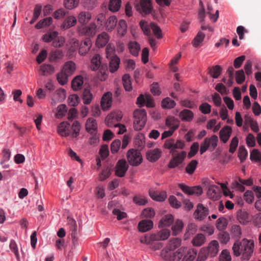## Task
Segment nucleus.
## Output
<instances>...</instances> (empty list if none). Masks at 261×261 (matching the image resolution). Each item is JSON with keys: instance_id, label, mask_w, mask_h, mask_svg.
<instances>
[{"instance_id": "44", "label": "nucleus", "mask_w": 261, "mask_h": 261, "mask_svg": "<svg viewBox=\"0 0 261 261\" xmlns=\"http://www.w3.org/2000/svg\"><path fill=\"white\" fill-rule=\"evenodd\" d=\"M205 238L202 234H198L192 240V244L194 246H200L204 244Z\"/></svg>"}, {"instance_id": "33", "label": "nucleus", "mask_w": 261, "mask_h": 261, "mask_svg": "<svg viewBox=\"0 0 261 261\" xmlns=\"http://www.w3.org/2000/svg\"><path fill=\"white\" fill-rule=\"evenodd\" d=\"M173 222V217L172 215H167L162 218L159 222V227L170 226Z\"/></svg>"}, {"instance_id": "3", "label": "nucleus", "mask_w": 261, "mask_h": 261, "mask_svg": "<svg viewBox=\"0 0 261 261\" xmlns=\"http://www.w3.org/2000/svg\"><path fill=\"white\" fill-rule=\"evenodd\" d=\"M170 234V231L169 229H163L156 233L147 234L141 237L140 241L143 244H150L154 241H164L167 239Z\"/></svg>"}, {"instance_id": "19", "label": "nucleus", "mask_w": 261, "mask_h": 261, "mask_svg": "<svg viewBox=\"0 0 261 261\" xmlns=\"http://www.w3.org/2000/svg\"><path fill=\"white\" fill-rule=\"evenodd\" d=\"M112 94L110 92L105 93L101 100V107L103 110H106L111 107L112 104Z\"/></svg>"}, {"instance_id": "29", "label": "nucleus", "mask_w": 261, "mask_h": 261, "mask_svg": "<svg viewBox=\"0 0 261 261\" xmlns=\"http://www.w3.org/2000/svg\"><path fill=\"white\" fill-rule=\"evenodd\" d=\"M83 77L81 75L75 76L72 81L71 87L73 90L77 91L81 89L83 85Z\"/></svg>"}, {"instance_id": "7", "label": "nucleus", "mask_w": 261, "mask_h": 261, "mask_svg": "<svg viewBox=\"0 0 261 261\" xmlns=\"http://www.w3.org/2000/svg\"><path fill=\"white\" fill-rule=\"evenodd\" d=\"M97 25L95 22H91L89 25H84L78 27V31L80 35L93 37L97 31Z\"/></svg>"}, {"instance_id": "22", "label": "nucleus", "mask_w": 261, "mask_h": 261, "mask_svg": "<svg viewBox=\"0 0 261 261\" xmlns=\"http://www.w3.org/2000/svg\"><path fill=\"white\" fill-rule=\"evenodd\" d=\"M179 117L183 121L190 122L194 118V114L189 109H184L180 112Z\"/></svg>"}, {"instance_id": "42", "label": "nucleus", "mask_w": 261, "mask_h": 261, "mask_svg": "<svg viewBox=\"0 0 261 261\" xmlns=\"http://www.w3.org/2000/svg\"><path fill=\"white\" fill-rule=\"evenodd\" d=\"M222 68L219 65H216L209 68V73L214 79H217L220 75Z\"/></svg>"}, {"instance_id": "9", "label": "nucleus", "mask_w": 261, "mask_h": 261, "mask_svg": "<svg viewBox=\"0 0 261 261\" xmlns=\"http://www.w3.org/2000/svg\"><path fill=\"white\" fill-rule=\"evenodd\" d=\"M122 118L121 112L115 111L107 116L106 121L108 127H111L118 125L119 122Z\"/></svg>"}, {"instance_id": "49", "label": "nucleus", "mask_w": 261, "mask_h": 261, "mask_svg": "<svg viewBox=\"0 0 261 261\" xmlns=\"http://www.w3.org/2000/svg\"><path fill=\"white\" fill-rule=\"evenodd\" d=\"M204 37L205 34L204 33L201 31L198 32L192 42L193 46L195 47H198L199 44L203 41Z\"/></svg>"}, {"instance_id": "61", "label": "nucleus", "mask_w": 261, "mask_h": 261, "mask_svg": "<svg viewBox=\"0 0 261 261\" xmlns=\"http://www.w3.org/2000/svg\"><path fill=\"white\" fill-rule=\"evenodd\" d=\"M65 43V38L62 36L58 37L54 39L52 45L56 48L61 47Z\"/></svg>"}, {"instance_id": "39", "label": "nucleus", "mask_w": 261, "mask_h": 261, "mask_svg": "<svg viewBox=\"0 0 261 261\" xmlns=\"http://www.w3.org/2000/svg\"><path fill=\"white\" fill-rule=\"evenodd\" d=\"M75 70V65L71 61L67 62L63 67V71H65L69 75H71Z\"/></svg>"}, {"instance_id": "21", "label": "nucleus", "mask_w": 261, "mask_h": 261, "mask_svg": "<svg viewBox=\"0 0 261 261\" xmlns=\"http://www.w3.org/2000/svg\"><path fill=\"white\" fill-rule=\"evenodd\" d=\"M200 4L201 6V9L199 12L198 16L200 22L201 23V29L202 30H206L207 29L209 32H213V29L209 25H205L203 23L204 18L205 17L204 9L201 1L200 2Z\"/></svg>"}, {"instance_id": "63", "label": "nucleus", "mask_w": 261, "mask_h": 261, "mask_svg": "<svg viewBox=\"0 0 261 261\" xmlns=\"http://www.w3.org/2000/svg\"><path fill=\"white\" fill-rule=\"evenodd\" d=\"M121 146V141L119 139L114 140L111 144V150L112 153L118 152Z\"/></svg>"}, {"instance_id": "54", "label": "nucleus", "mask_w": 261, "mask_h": 261, "mask_svg": "<svg viewBox=\"0 0 261 261\" xmlns=\"http://www.w3.org/2000/svg\"><path fill=\"white\" fill-rule=\"evenodd\" d=\"M248 152L244 146H240L238 150V157L243 163L247 158Z\"/></svg>"}, {"instance_id": "37", "label": "nucleus", "mask_w": 261, "mask_h": 261, "mask_svg": "<svg viewBox=\"0 0 261 261\" xmlns=\"http://www.w3.org/2000/svg\"><path fill=\"white\" fill-rule=\"evenodd\" d=\"M117 22V17L115 16H110L106 22L107 29L109 31H112L116 25Z\"/></svg>"}, {"instance_id": "10", "label": "nucleus", "mask_w": 261, "mask_h": 261, "mask_svg": "<svg viewBox=\"0 0 261 261\" xmlns=\"http://www.w3.org/2000/svg\"><path fill=\"white\" fill-rule=\"evenodd\" d=\"M187 155V153L185 151H182L180 152L175 154L173 156L172 159L170 161L168 167L170 168H174L178 166L184 161Z\"/></svg>"}, {"instance_id": "12", "label": "nucleus", "mask_w": 261, "mask_h": 261, "mask_svg": "<svg viewBox=\"0 0 261 261\" xmlns=\"http://www.w3.org/2000/svg\"><path fill=\"white\" fill-rule=\"evenodd\" d=\"M128 168L125 160H120L116 166L115 174L118 177H123Z\"/></svg>"}, {"instance_id": "8", "label": "nucleus", "mask_w": 261, "mask_h": 261, "mask_svg": "<svg viewBox=\"0 0 261 261\" xmlns=\"http://www.w3.org/2000/svg\"><path fill=\"white\" fill-rule=\"evenodd\" d=\"M127 158L129 163L134 166L140 164L142 160L141 153L133 149L128 151Z\"/></svg>"}, {"instance_id": "46", "label": "nucleus", "mask_w": 261, "mask_h": 261, "mask_svg": "<svg viewBox=\"0 0 261 261\" xmlns=\"http://www.w3.org/2000/svg\"><path fill=\"white\" fill-rule=\"evenodd\" d=\"M176 105L174 100L169 97H166L163 99L162 101V106L164 109H172Z\"/></svg>"}, {"instance_id": "47", "label": "nucleus", "mask_w": 261, "mask_h": 261, "mask_svg": "<svg viewBox=\"0 0 261 261\" xmlns=\"http://www.w3.org/2000/svg\"><path fill=\"white\" fill-rule=\"evenodd\" d=\"M40 70L43 75H47L54 72V68L51 65L44 64L40 66Z\"/></svg>"}, {"instance_id": "25", "label": "nucleus", "mask_w": 261, "mask_h": 261, "mask_svg": "<svg viewBox=\"0 0 261 261\" xmlns=\"http://www.w3.org/2000/svg\"><path fill=\"white\" fill-rule=\"evenodd\" d=\"M109 58L110 70L111 72H114L115 71H117L119 68L120 59L116 55L112 56Z\"/></svg>"}, {"instance_id": "50", "label": "nucleus", "mask_w": 261, "mask_h": 261, "mask_svg": "<svg viewBox=\"0 0 261 261\" xmlns=\"http://www.w3.org/2000/svg\"><path fill=\"white\" fill-rule=\"evenodd\" d=\"M231 233L233 237L240 239L242 234L241 227L238 225H233L231 228Z\"/></svg>"}, {"instance_id": "62", "label": "nucleus", "mask_w": 261, "mask_h": 261, "mask_svg": "<svg viewBox=\"0 0 261 261\" xmlns=\"http://www.w3.org/2000/svg\"><path fill=\"white\" fill-rule=\"evenodd\" d=\"M199 149V144L197 142H194L190 147V150L188 153V157L190 159L194 156L198 152Z\"/></svg>"}, {"instance_id": "18", "label": "nucleus", "mask_w": 261, "mask_h": 261, "mask_svg": "<svg viewBox=\"0 0 261 261\" xmlns=\"http://www.w3.org/2000/svg\"><path fill=\"white\" fill-rule=\"evenodd\" d=\"M97 125L96 120L92 118H89L86 123V130L90 134L97 133Z\"/></svg>"}, {"instance_id": "32", "label": "nucleus", "mask_w": 261, "mask_h": 261, "mask_svg": "<svg viewBox=\"0 0 261 261\" xmlns=\"http://www.w3.org/2000/svg\"><path fill=\"white\" fill-rule=\"evenodd\" d=\"M196 254L197 252L195 249H187L181 261H193L195 259Z\"/></svg>"}, {"instance_id": "11", "label": "nucleus", "mask_w": 261, "mask_h": 261, "mask_svg": "<svg viewBox=\"0 0 261 261\" xmlns=\"http://www.w3.org/2000/svg\"><path fill=\"white\" fill-rule=\"evenodd\" d=\"M178 187L185 193L189 195L195 194L199 196L202 193V189L200 186L190 187L183 184H179Z\"/></svg>"}, {"instance_id": "36", "label": "nucleus", "mask_w": 261, "mask_h": 261, "mask_svg": "<svg viewBox=\"0 0 261 261\" xmlns=\"http://www.w3.org/2000/svg\"><path fill=\"white\" fill-rule=\"evenodd\" d=\"M82 99L83 102L85 105H89L91 103L93 95L88 89H85L82 94Z\"/></svg>"}, {"instance_id": "4", "label": "nucleus", "mask_w": 261, "mask_h": 261, "mask_svg": "<svg viewBox=\"0 0 261 261\" xmlns=\"http://www.w3.org/2000/svg\"><path fill=\"white\" fill-rule=\"evenodd\" d=\"M219 247L218 241L213 240L210 243L206 249L201 250L199 255L203 260L205 259L208 256L214 257L216 256L219 251Z\"/></svg>"}, {"instance_id": "26", "label": "nucleus", "mask_w": 261, "mask_h": 261, "mask_svg": "<svg viewBox=\"0 0 261 261\" xmlns=\"http://www.w3.org/2000/svg\"><path fill=\"white\" fill-rule=\"evenodd\" d=\"M149 194L152 199L158 201H163L166 198V193L165 192H159L150 190Z\"/></svg>"}, {"instance_id": "40", "label": "nucleus", "mask_w": 261, "mask_h": 261, "mask_svg": "<svg viewBox=\"0 0 261 261\" xmlns=\"http://www.w3.org/2000/svg\"><path fill=\"white\" fill-rule=\"evenodd\" d=\"M181 244V240L179 238H173L170 240L167 249L169 250H174L178 248Z\"/></svg>"}, {"instance_id": "31", "label": "nucleus", "mask_w": 261, "mask_h": 261, "mask_svg": "<svg viewBox=\"0 0 261 261\" xmlns=\"http://www.w3.org/2000/svg\"><path fill=\"white\" fill-rule=\"evenodd\" d=\"M237 219L241 223L243 224H246L249 222V214L244 211L240 210L238 212Z\"/></svg>"}, {"instance_id": "17", "label": "nucleus", "mask_w": 261, "mask_h": 261, "mask_svg": "<svg viewBox=\"0 0 261 261\" xmlns=\"http://www.w3.org/2000/svg\"><path fill=\"white\" fill-rule=\"evenodd\" d=\"M76 22L77 19L73 15L69 16L65 19L61 25V28L64 30L68 29L74 26L76 23Z\"/></svg>"}, {"instance_id": "64", "label": "nucleus", "mask_w": 261, "mask_h": 261, "mask_svg": "<svg viewBox=\"0 0 261 261\" xmlns=\"http://www.w3.org/2000/svg\"><path fill=\"white\" fill-rule=\"evenodd\" d=\"M220 261H231V257L227 250H223L219 255Z\"/></svg>"}, {"instance_id": "15", "label": "nucleus", "mask_w": 261, "mask_h": 261, "mask_svg": "<svg viewBox=\"0 0 261 261\" xmlns=\"http://www.w3.org/2000/svg\"><path fill=\"white\" fill-rule=\"evenodd\" d=\"M109 40V35L106 32H102L97 36L96 45L98 47H103L108 43Z\"/></svg>"}, {"instance_id": "55", "label": "nucleus", "mask_w": 261, "mask_h": 261, "mask_svg": "<svg viewBox=\"0 0 261 261\" xmlns=\"http://www.w3.org/2000/svg\"><path fill=\"white\" fill-rule=\"evenodd\" d=\"M140 26L145 35L150 36V27L149 25L147 22L145 20H141L140 22Z\"/></svg>"}, {"instance_id": "38", "label": "nucleus", "mask_w": 261, "mask_h": 261, "mask_svg": "<svg viewBox=\"0 0 261 261\" xmlns=\"http://www.w3.org/2000/svg\"><path fill=\"white\" fill-rule=\"evenodd\" d=\"M121 4V0H110L109 9L113 12H117L119 10Z\"/></svg>"}, {"instance_id": "30", "label": "nucleus", "mask_w": 261, "mask_h": 261, "mask_svg": "<svg viewBox=\"0 0 261 261\" xmlns=\"http://www.w3.org/2000/svg\"><path fill=\"white\" fill-rule=\"evenodd\" d=\"M101 66L100 56L99 55H95L91 60L90 68L96 71L99 69Z\"/></svg>"}, {"instance_id": "48", "label": "nucleus", "mask_w": 261, "mask_h": 261, "mask_svg": "<svg viewBox=\"0 0 261 261\" xmlns=\"http://www.w3.org/2000/svg\"><path fill=\"white\" fill-rule=\"evenodd\" d=\"M58 35V33L57 31H54L48 33H46L43 35L42 40L45 42H50L53 41L54 39L56 38Z\"/></svg>"}, {"instance_id": "6", "label": "nucleus", "mask_w": 261, "mask_h": 261, "mask_svg": "<svg viewBox=\"0 0 261 261\" xmlns=\"http://www.w3.org/2000/svg\"><path fill=\"white\" fill-rule=\"evenodd\" d=\"M135 7L143 15L151 13L153 9L151 0H140L135 4Z\"/></svg>"}, {"instance_id": "27", "label": "nucleus", "mask_w": 261, "mask_h": 261, "mask_svg": "<svg viewBox=\"0 0 261 261\" xmlns=\"http://www.w3.org/2000/svg\"><path fill=\"white\" fill-rule=\"evenodd\" d=\"M166 125L170 129L175 130L179 125V121L174 117H168L166 120Z\"/></svg>"}, {"instance_id": "52", "label": "nucleus", "mask_w": 261, "mask_h": 261, "mask_svg": "<svg viewBox=\"0 0 261 261\" xmlns=\"http://www.w3.org/2000/svg\"><path fill=\"white\" fill-rule=\"evenodd\" d=\"M69 75L68 73L62 70V71L57 75L58 82L62 85H65L67 82Z\"/></svg>"}, {"instance_id": "41", "label": "nucleus", "mask_w": 261, "mask_h": 261, "mask_svg": "<svg viewBox=\"0 0 261 261\" xmlns=\"http://www.w3.org/2000/svg\"><path fill=\"white\" fill-rule=\"evenodd\" d=\"M53 22V18L50 17H47L40 20L35 25V28L40 29L44 27L49 26Z\"/></svg>"}, {"instance_id": "59", "label": "nucleus", "mask_w": 261, "mask_h": 261, "mask_svg": "<svg viewBox=\"0 0 261 261\" xmlns=\"http://www.w3.org/2000/svg\"><path fill=\"white\" fill-rule=\"evenodd\" d=\"M67 107L65 105H60L57 108V113H56V117L58 118H62L67 112Z\"/></svg>"}, {"instance_id": "35", "label": "nucleus", "mask_w": 261, "mask_h": 261, "mask_svg": "<svg viewBox=\"0 0 261 261\" xmlns=\"http://www.w3.org/2000/svg\"><path fill=\"white\" fill-rule=\"evenodd\" d=\"M188 248L186 247H181L178 249L176 252L173 253L172 256V259L173 261H179L186 253V250Z\"/></svg>"}, {"instance_id": "16", "label": "nucleus", "mask_w": 261, "mask_h": 261, "mask_svg": "<svg viewBox=\"0 0 261 261\" xmlns=\"http://www.w3.org/2000/svg\"><path fill=\"white\" fill-rule=\"evenodd\" d=\"M161 153V150L158 148L149 150L146 152L147 159L151 162H155L160 158Z\"/></svg>"}, {"instance_id": "1", "label": "nucleus", "mask_w": 261, "mask_h": 261, "mask_svg": "<svg viewBox=\"0 0 261 261\" xmlns=\"http://www.w3.org/2000/svg\"><path fill=\"white\" fill-rule=\"evenodd\" d=\"M254 244L253 240L243 239L236 241L232 246L233 254L236 256L242 255V260H248L254 251Z\"/></svg>"}, {"instance_id": "5", "label": "nucleus", "mask_w": 261, "mask_h": 261, "mask_svg": "<svg viewBox=\"0 0 261 261\" xmlns=\"http://www.w3.org/2000/svg\"><path fill=\"white\" fill-rule=\"evenodd\" d=\"M134 128L137 130L142 129L145 125L146 113L144 110H136L134 112Z\"/></svg>"}, {"instance_id": "53", "label": "nucleus", "mask_w": 261, "mask_h": 261, "mask_svg": "<svg viewBox=\"0 0 261 261\" xmlns=\"http://www.w3.org/2000/svg\"><path fill=\"white\" fill-rule=\"evenodd\" d=\"M150 27L156 38L161 39L162 37V33L160 28L154 22H151Z\"/></svg>"}, {"instance_id": "43", "label": "nucleus", "mask_w": 261, "mask_h": 261, "mask_svg": "<svg viewBox=\"0 0 261 261\" xmlns=\"http://www.w3.org/2000/svg\"><path fill=\"white\" fill-rule=\"evenodd\" d=\"M127 28L126 21L123 19H121L118 23V33L121 36H123L127 32Z\"/></svg>"}, {"instance_id": "58", "label": "nucleus", "mask_w": 261, "mask_h": 261, "mask_svg": "<svg viewBox=\"0 0 261 261\" xmlns=\"http://www.w3.org/2000/svg\"><path fill=\"white\" fill-rule=\"evenodd\" d=\"M250 159L252 161L259 162L261 160V153L256 149H254L250 152Z\"/></svg>"}, {"instance_id": "23", "label": "nucleus", "mask_w": 261, "mask_h": 261, "mask_svg": "<svg viewBox=\"0 0 261 261\" xmlns=\"http://www.w3.org/2000/svg\"><path fill=\"white\" fill-rule=\"evenodd\" d=\"M153 227V222L150 220H143L138 224L140 231L146 232L150 230Z\"/></svg>"}, {"instance_id": "20", "label": "nucleus", "mask_w": 261, "mask_h": 261, "mask_svg": "<svg viewBox=\"0 0 261 261\" xmlns=\"http://www.w3.org/2000/svg\"><path fill=\"white\" fill-rule=\"evenodd\" d=\"M232 129L229 126H225L220 131L219 136L220 139L224 143H226L229 140L231 134Z\"/></svg>"}, {"instance_id": "34", "label": "nucleus", "mask_w": 261, "mask_h": 261, "mask_svg": "<svg viewBox=\"0 0 261 261\" xmlns=\"http://www.w3.org/2000/svg\"><path fill=\"white\" fill-rule=\"evenodd\" d=\"M130 53L134 56H137L140 50V45L136 41H130L128 43Z\"/></svg>"}, {"instance_id": "2", "label": "nucleus", "mask_w": 261, "mask_h": 261, "mask_svg": "<svg viewBox=\"0 0 261 261\" xmlns=\"http://www.w3.org/2000/svg\"><path fill=\"white\" fill-rule=\"evenodd\" d=\"M81 127V124L78 121H74L71 125L67 121H64L59 125L58 132L62 137L71 136L72 138H77L80 134Z\"/></svg>"}, {"instance_id": "60", "label": "nucleus", "mask_w": 261, "mask_h": 261, "mask_svg": "<svg viewBox=\"0 0 261 261\" xmlns=\"http://www.w3.org/2000/svg\"><path fill=\"white\" fill-rule=\"evenodd\" d=\"M245 79V73L243 69L238 70L236 72V80L238 84H241Z\"/></svg>"}, {"instance_id": "51", "label": "nucleus", "mask_w": 261, "mask_h": 261, "mask_svg": "<svg viewBox=\"0 0 261 261\" xmlns=\"http://www.w3.org/2000/svg\"><path fill=\"white\" fill-rule=\"evenodd\" d=\"M198 164V162L195 160H192L186 167V171L189 174H192L195 171Z\"/></svg>"}, {"instance_id": "57", "label": "nucleus", "mask_w": 261, "mask_h": 261, "mask_svg": "<svg viewBox=\"0 0 261 261\" xmlns=\"http://www.w3.org/2000/svg\"><path fill=\"white\" fill-rule=\"evenodd\" d=\"M133 202L137 205H144L147 203V200L144 196L136 195L133 198Z\"/></svg>"}, {"instance_id": "28", "label": "nucleus", "mask_w": 261, "mask_h": 261, "mask_svg": "<svg viewBox=\"0 0 261 261\" xmlns=\"http://www.w3.org/2000/svg\"><path fill=\"white\" fill-rule=\"evenodd\" d=\"M219 188L215 185H210L208 187L207 194L211 199H216L218 197Z\"/></svg>"}, {"instance_id": "45", "label": "nucleus", "mask_w": 261, "mask_h": 261, "mask_svg": "<svg viewBox=\"0 0 261 261\" xmlns=\"http://www.w3.org/2000/svg\"><path fill=\"white\" fill-rule=\"evenodd\" d=\"M122 83L126 91H130L132 89L130 76L128 74H125L122 77Z\"/></svg>"}, {"instance_id": "14", "label": "nucleus", "mask_w": 261, "mask_h": 261, "mask_svg": "<svg viewBox=\"0 0 261 261\" xmlns=\"http://www.w3.org/2000/svg\"><path fill=\"white\" fill-rule=\"evenodd\" d=\"M92 46V41L89 38H86L80 44L79 53L81 56H85L89 51Z\"/></svg>"}, {"instance_id": "13", "label": "nucleus", "mask_w": 261, "mask_h": 261, "mask_svg": "<svg viewBox=\"0 0 261 261\" xmlns=\"http://www.w3.org/2000/svg\"><path fill=\"white\" fill-rule=\"evenodd\" d=\"M208 214V209L204 207L202 204L199 203L194 213V216L196 219L202 220L207 216Z\"/></svg>"}, {"instance_id": "56", "label": "nucleus", "mask_w": 261, "mask_h": 261, "mask_svg": "<svg viewBox=\"0 0 261 261\" xmlns=\"http://www.w3.org/2000/svg\"><path fill=\"white\" fill-rule=\"evenodd\" d=\"M227 225V220L224 217H220L217 220L216 227L220 230L225 229Z\"/></svg>"}, {"instance_id": "24", "label": "nucleus", "mask_w": 261, "mask_h": 261, "mask_svg": "<svg viewBox=\"0 0 261 261\" xmlns=\"http://www.w3.org/2000/svg\"><path fill=\"white\" fill-rule=\"evenodd\" d=\"M91 19V14L89 12H81L77 16V20L83 26L86 25Z\"/></svg>"}]
</instances>
